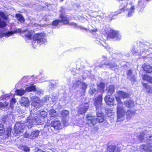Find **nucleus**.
<instances>
[{"label": "nucleus", "instance_id": "f03ea898", "mask_svg": "<svg viewBox=\"0 0 152 152\" xmlns=\"http://www.w3.org/2000/svg\"><path fill=\"white\" fill-rule=\"evenodd\" d=\"M116 100L118 102L117 110V118L118 121H123L124 119L125 112L122 106V102L119 97L115 96Z\"/></svg>", "mask_w": 152, "mask_h": 152}, {"label": "nucleus", "instance_id": "13d9d810", "mask_svg": "<svg viewBox=\"0 0 152 152\" xmlns=\"http://www.w3.org/2000/svg\"><path fill=\"white\" fill-rule=\"evenodd\" d=\"M91 30L92 31L95 32L97 31V29H94Z\"/></svg>", "mask_w": 152, "mask_h": 152}, {"label": "nucleus", "instance_id": "0e129e2a", "mask_svg": "<svg viewBox=\"0 0 152 152\" xmlns=\"http://www.w3.org/2000/svg\"><path fill=\"white\" fill-rule=\"evenodd\" d=\"M51 130H53V129H52V128H51Z\"/></svg>", "mask_w": 152, "mask_h": 152}, {"label": "nucleus", "instance_id": "7ed1b4c3", "mask_svg": "<svg viewBox=\"0 0 152 152\" xmlns=\"http://www.w3.org/2000/svg\"><path fill=\"white\" fill-rule=\"evenodd\" d=\"M102 95H100L97 99H95L94 104L95 106L97 111V116L98 117H103V114L101 112H99L100 110L102 109Z\"/></svg>", "mask_w": 152, "mask_h": 152}, {"label": "nucleus", "instance_id": "774afa93", "mask_svg": "<svg viewBox=\"0 0 152 152\" xmlns=\"http://www.w3.org/2000/svg\"><path fill=\"white\" fill-rule=\"evenodd\" d=\"M100 43L101 44H102V43H101V42H100Z\"/></svg>", "mask_w": 152, "mask_h": 152}, {"label": "nucleus", "instance_id": "5701e85b", "mask_svg": "<svg viewBox=\"0 0 152 152\" xmlns=\"http://www.w3.org/2000/svg\"><path fill=\"white\" fill-rule=\"evenodd\" d=\"M106 90L107 92V95H112L115 91V88L113 85H111L107 87Z\"/></svg>", "mask_w": 152, "mask_h": 152}, {"label": "nucleus", "instance_id": "1a4fd4ad", "mask_svg": "<svg viewBox=\"0 0 152 152\" xmlns=\"http://www.w3.org/2000/svg\"><path fill=\"white\" fill-rule=\"evenodd\" d=\"M69 112L67 110H64L61 112L62 121L64 125L65 126L68 125V121L69 119L68 116Z\"/></svg>", "mask_w": 152, "mask_h": 152}, {"label": "nucleus", "instance_id": "603ef678", "mask_svg": "<svg viewBox=\"0 0 152 152\" xmlns=\"http://www.w3.org/2000/svg\"><path fill=\"white\" fill-rule=\"evenodd\" d=\"M60 11L61 12L62 14H63L64 13V9L63 7H61L60 9Z\"/></svg>", "mask_w": 152, "mask_h": 152}, {"label": "nucleus", "instance_id": "09e8293b", "mask_svg": "<svg viewBox=\"0 0 152 152\" xmlns=\"http://www.w3.org/2000/svg\"><path fill=\"white\" fill-rule=\"evenodd\" d=\"M49 97L48 96H46L44 97L43 101L47 102V101L49 100Z\"/></svg>", "mask_w": 152, "mask_h": 152}, {"label": "nucleus", "instance_id": "b1692460", "mask_svg": "<svg viewBox=\"0 0 152 152\" xmlns=\"http://www.w3.org/2000/svg\"><path fill=\"white\" fill-rule=\"evenodd\" d=\"M39 133V131L38 130L33 132L30 135L29 138L31 139H35L38 136Z\"/></svg>", "mask_w": 152, "mask_h": 152}, {"label": "nucleus", "instance_id": "864d4df0", "mask_svg": "<svg viewBox=\"0 0 152 152\" xmlns=\"http://www.w3.org/2000/svg\"><path fill=\"white\" fill-rule=\"evenodd\" d=\"M131 52H132L133 54H134L136 53V51H134V48H133L131 50Z\"/></svg>", "mask_w": 152, "mask_h": 152}, {"label": "nucleus", "instance_id": "f257e3e1", "mask_svg": "<svg viewBox=\"0 0 152 152\" xmlns=\"http://www.w3.org/2000/svg\"><path fill=\"white\" fill-rule=\"evenodd\" d=\"M34 114L30 113V115L27 118L25 124L29 129L31 128L34 125L40 124L42 123L44 118L47 115V113L44 111H37Z\"/></svg>", "mask_w": 152, "mask_h": 152}, {"label": "nucleus", "instance_id": "c9c22d12", "mask_svg": "<svg viewBox=\"0 0 152 152\" xmlns=\"http://www.w3.org/2000/svg\"><path fill=\"white\" fill-rule=\"evenodd\" d=\"M16 17L17 19L21 22H24V18L21 15L17 14L16 15Z\"/></svg>", "mask_w": 152, "mask_h": 152}, {"label": "nucleus", "instance_id": "e433bc0d", "mask_svg": "<svg viewBox=\"0 0 152 152\" xmlns=\"http://www.w3.org/2000/svg\"><path fill=\"white\" fill-rule=\"evenodd\" d=\"M35 90V86L32 85L27 87L25 89V91L28 92H30L32 91H34Z\"/></svg>", "mask_w": 152, "mask_h": 152}, {"label": "nucleus", "instance_id": "f3484780", "mask_svg": "<svg viewBox=\"0 0 152 152\" xmlns=\"http://www.w3.org/2000/svg\"><path fill=\"white\" fill-rule=\"evenodd\" d=\"M20 102L21 104L24 106H27L29 105V100L26 97H21L20 100Z\"/></svg>", "mask_w": 152, "mask_h": 152}, {"label": "nucleus", "instance_id": "412c9836", "mask_svg": "<svg viewBox=\"0 0 152 152\" xmlns=\"http://www.w3.org/2000/svg\"><path fill=\"white\" fill-rule=\"evenodd\" d=\"M144 70L148 73H150L152 72V67L148 65L145 64H144L142 66Z\"/></svg>", "mask_w": 152, "mask_h": 152}, {"label": "nucleus", "instance_id": "a19ab883", "mask_svg": "<svg viewBox=\"0 0 152 152\" xmlns=\"http://www.w3.org/2000/svg\"><path fill=\"white\" fill-rule=\"evenodd\" d=\"M126 115L127 116V119H128L129 118H130L132 116L133 114L131 111H128L126 113Z\"/></svg>", "mask_w": 152, "mask_h": 152}, {"label": "nucleus", "instance_id": "2f4dec72", "mask_svg": "<svg viewBox=\"0 0 152 152\" xmlns=\"http://www.w3.org/2000/svg\"><path fill=\"white\" fill-rule=\"evenodd\" d=\"M24 32L27 33L25 34L26 37L28 38V39H30L33 36V34L34 33V31H31V32H28L27 31H24Z\"/></svg>", "mask_w": 152, "mask_h": 152}, {"label": "nucleus", "instance_id": "6ab92c4d", "mask_svg": "<svg viewBox=\"0 0 152 152\" xmlns=\"http://www.w3.org/2000/svg\"><path fill=\"white\" fill-rule=\"evenodd\" d=\"M121 10L125 12L126 9L128 7L129 4H127L126 0H121L120 2Z\"/></svg>", "mask_w": 152, "mask_h": 152}, {"label": "nucleus", "instance_id": "69168bd1", "mask_svg": "<svg viewBox=\"0 0 152 152\" xmlns=\"http://www.w3.org/2000/svg\"><path fill=\"white\" fill-rule=\"evenodd\" d=\"M61 0V1H63V0Z\"/></svg>", "mask_w": 152, "mask_h": 152}, {"label": "nucleus", "instance_id": "5fc2aeb1", "mask_svg": "<svg viewBox=\"0 0 152 152\" xmlns=\"http://www.w3.org/2000/svg\"><path fill=\"white\" fill-rule=\"evenodd\" d=\"M53 99H52V101L53 102V103L55 104V101H56V97H53Z\"/></svg>", "mask_w": 152, "mask_h": 152}, {"label": "nucleus", "instance_id": "0eeeda50", "mask_svg": "<svg viewBox=\"0 0 152 152\" xmlns=\"http://www.w3.org/2000/svg\"><path fill=\"white\" fill-rule=\"evenodd\" d=\"M100 68H111L112 69L114 70L117 68L118 66L113 61H106L103 63H101L99 65Z\"/></svg>", "mask_w": 152, "mask_h": 152}, {"label": "nucleus", "instance_id": "a18cd8bd", "mask_svg": "<svg viewBox=\"0 0 152 152\" xmlns=\"http://www.w3.org/2000/svg\"><path fill=\"white\" fill-rule=\"evenodd\" d=\"M60 22H61L60 20H56L53 21V25L56 26Z\"/></svg>", "mask_w": 152, "mask_h": 152}, {"label": "nucleus", "instance_id": "4c0bfd02", "mask_svg": "<svg viewBox=\"0 0 152 152\" xmlns=\"http://www.w3.org/2000/svg\"><path fill=\"white\" fill-rule=\"evenodd\" d=\"M5 132V129L3 125L0 124V136H2L4 134Z\"/></svg>", "mask_w": 152, "mask_h": 152}, {"label": "nucleus", "instance_id": "423d86ee", "mask_svg": "<svg viewBox=\"0 0 152 152\" xmlns=\"http://www.w3.org/2000/svg\"><path fill=\"white\" fill-rule=\"evenodd\" d=\"M87 124H91L93 125L96 124L97 122L102 123L103 122L104 119L103 117H98L96 118L94 116H92L91 114H88L87 115Z\"/></svg>", "mask_w": 152, "mask_h": 152}, {"label": "nucleus", "instance_id": "4468645a", "mask_svg": "<svg viewBox=\"0 0 152 152\" xmlns=\"http://www.w3.org/2000/svg\"><path fill=\"white\" fill-rule=\"evenodd\" d=\"M50 126L51 128L55 130H58L61 128V122L58 121L52 122L50 124Z\"/></svg>", "mask_w": 152, "mask_h": 152}, {"label": "nucleus", "instance_id": "9d476101", "mask_svg": "<svg viewBox=\"0 0 152 152\" xmlns=\"http://www.w3.org/2000/svg\"><path fill=\"white\" fill-rule=\"evenodd\" d=\"M135 7L132 3H130L128 6V7L126 9L125 12H127V17H130L132 16L134 12Z\"/></svg>", "mask_w": 152, "mask_h": 152}, {"label": "nucleus", "instance_id": "f8f14e48", "mask_svg": "<svg viewBox=\"0 0 152 152\" xmlns=\"http://www.w3.org/2000/svg\"><path fill=\"white\" fill-rule=\"evenodd\" d=\"M88 104L87 103L81 104L78 108V113L81 114L85 113L88 109Z\"/></svg>", "mask_w": 152, "mask_h": 152}, {"label": "nucleus", "instance_id": "6e6552de", "mask_svg": "<svg viewBox=\"0 0 152 152\" xmlns=\"http://www.w3.org/2000/svg\"><path fill=\"white\" fill-rule=\"evenodd\" d=\"M15 133L16 135L22 134L25 130L24 124L23 123L18 122L16 123L14 127Z\"/></svg>", "mask_w": 152, "mask_h": 152}, {"label": "nucleus", "instance_id": "cd10ccee", "mask_svg": "<svg viewBox=\"0 0 152 152\" xmlns=\"http://www.w3.org/2000/svg\"><path fill=\"white\" fill-rule=\"evenodd\" d=\"M142 78L143 80L152 83V77L148 75H142Z\"/></svg>", "mask_w": 152, "mask_h": 152}, {"label": "nucleus", "instance_id": "de8ad7c7", "mask_svg": "<svg viewBox=\"0 0 152 152\" xmlns=\"http://www.w3.org/2000/svg\"><path fill=\"white\" fill-rule=\"evenodd\" d=\"M25 134H24L23 135V137H25L26 138H29V136L30 135L29 134H28L26 133V131H25Z\"/></svg>", "mask_w": 152, "mask_h": 152}, {"label": "nucleus", "instance_id": "dca6fc26", "mask_svg": "<svg viewBox=\"0 0 152 152\" xmlns=\"http://www.w3.org/2000/svg\"><path fill=\"white\" fill-rule=\"evenodd\" d=\"M104 100L106 104L108 105H113L114 104V99L110 95H107L104 98Z\"/></svg>", "mask_w": 152, "mask_h": 152}, {"label": "nucleus", "instance_id": "680f3d73", "mask_svg": "<svg viewBox=\"0 0 152 152\" xmlns=\"http://www.w3.org/2000/svg\"><path fill=\"white\" fill-rule=\"evenodd\" d=\"M140 2H141L140 0H139V2H138L139 4H140Z\"/></svg>", "mask_w": 152, "mask_h": 152}, {"label": "nucleus", "instance_id": "3c124183", "mask_svg": "<svg viewBox=\"0 0 152 152\" xmlns=\"http://www.w3.org/2000/svg\"><path fill=\"white\" fill-rule=\"evenodd\" d=\"M44 152V151H42L41 149L38 148H36L35 149V152Z\"/></svg>", "mask_w": 152, "mask_h": 152}, {"label": "nucleus", "instance_id": "39448f33", "mask_svg": "<svg viewBox=\"0 0 152 152\" xmlns=\"http://www.w3.org/2000/svg\"><path fill=\"white\" fill-rule=\"evenodd\" d=\"M147 129L141 133L138 136L139 140L142 142H147L149 139L152 137V134Z\"/></svg>", "mask_w": 152, "mask_h": 152}, {"label": "nucleus", "instance_id": "ea45409f", "mask_svg": "<svg viewBox=\"0 0 152 152\" xmlns=\"http://www.w3.org/2000/svg\"><path fill=\"white\" fill-rule=\"evenodd\" d=\"M106 112L107 114V115L108 117H110L112 116L114 113L112 112V110L110 109H107L106 110Z\"/></svg>", "mask_w": 152, "mask_h": 152}, {"label": "nucleus", "instance_id": "473e14b6", "mask_svg": "<svg viewBox=\"0 0 152 152\" xmlns=\"http://www.w3.org/2000/svg\"><path fill=\"white\" fill-rule=\"evenodd\" d=\"M49 114L51 117H54L57 115V113L56 111L53 109H51L49 111Z\"/></svg>", "mask_w": 152, "mask_h": 152}, {"label": "nucleus", "instance_id": "393cba45", "mask_svg": "<svg viewBox=\"0 0 152 152\" xmlns=\"http://www.w3.org/2000/svg\"><path fill=\"white\" fill-rule=\"evenodd\" d=\"M60 18L61 19V20H60L61 22V21L64 24H66L69 23V20L66 15L61 14Z\"/></svg>", "mask_w": 152, "mask_h": 152}, {"label": "nucleus", "instance_id": "338daca9", "mask_svg": "<svg viewBox=\"0 0 152 152\" xmlns=\"http://www.w3.org/2000/svg\"><path fill=\"white\" fill-rule=\"evenodd\" d=\"M121 13V12H119V13H118V14H120V13Z\"/></svg>", "mask_w": 152, "mask_h": 152}, {"label": "nucleus", "instance_id": "aec40b11", "mask_svg": "<svg viewBox=\"0 0 152 152\" xmlns=\"http://www.w3.org/2000/svg\"><path fill=\"white\" fill-rule=\"evenodd\" d=\"M107 150H109L110 152H120V149L118 147L114 145H111L107 148Z\"/></svg>", "mask_w": 152, "mask_h": 152}, {"label": "nucleus", "instance_id": "6e6d98bb", "mask_svg": "<svg viewBox=\"0 0 152 152\" xmlns=\"http://www.w3.org/2000/svg\"><path fill=\"white\" fill-rule=\"evenodd\" d=\"M7 117L6 116H4V117H3V118H2V120L4 121L5 122L6 120V119H7Z\"/></svg>", "mask_w": 152, "mask_h": 152}, {"label": "nucleus", "instance_id": "72a5a7b5", "mask_svg": "<svg viewBox=\"0 0 152 152\" xmlns=\"http://www.w3.org/2000/svg\"><path fill=\"white\" fill-rule=\"evenodd\" d=\"M19 148L21 150L23 151L26 152H28L30 151V148L25 145H21L19 147Z\"/></svg>", "mask_w": 152, "mask_h": 152}, {"label": "nucleus", "instance_id": "c03bdc74", "mask_svg": "<svg viewBox=\"0 0 152 152\" xmlns=\"http://www.w3.org/2000/svg\"><path fill=\"white\" fill-rule=\"evenodd\" d=\"M34 91H35V94L38 95H40L42 94V91L40 90H36L35 89Z\"/></svg>", "mask_w": 152, "mask_h": 152}, {"label": "nucleus", "instance_id": "8fccbe9b", "mask_svg": "<svg viewBox=\"0 0 152 152\" xmlns=\"http://www.w3.org/2000/svg\"><path fill=\"white\" fill-rule=\"evenodd\" d=\"M5 107V106L4 104L1 102H0V109H2Z\"/></svg>", "mask_w": 152, "mask_h": 152}, {"label": "nucleus", "instance_id": "052dcab7", "mask_svg": "<svg viewBox=\"0 0 152 152\" xmlns=\"http://www.w3.org/2000/svg\"><path fill=\"white\" fill-rule=\"evenodd\" d=\"M106 57L105 56H103V58H104V59H106Z\"/></svg>", "mask_w": 152, "mask_h": 152}, {"label": "nucleus", "instance_id": "4d7b16f0", "mask_svg": "<svg viewBox=\"0 0 152 152\" xmlns=\"http://www.w3.org/2000/svg\"><path fill=\"white\" fill-rule=\"evenodd\" d=\"M72 25H73V26H75V27L77 28V27L78 26L75 23H72Z\"/></svg>", "mask_w": 152, "mask_h": 152}, {"label": "nucleus", "instance_id": "a878e982", "mask_svg": "<svg viewBox=\"0 0 152 152\" xmlns=\"http://www.w3.org/2000/svg\"><path fill=\"white\" fill-rule=\"evenodd\" d=\"M80 84V86L81 87V88L82 91L80 92V94L81 95H83L85 94V93L86 89L87 88V85L86 84L81 82Z\"/></svg>", "mask_w": 152, "mask_h": 152}, {"label": "nucleus", "instance_id": "bb28decb", "mask_svg": "<svg viewBox=\"0 0 152 152\" xmlns=\"http://www.w3.org/2000/svg\"><path fill=\"white\" fill-rule=\"evenodd\" d=\"M127 74L128 78L132 81H135V78L134 76L132 74V71L131 70H128L127 72Z\"/></svg>", "mask_w": 152, "mask_h": 152}, {"label": "nucleus", "instance_id": "58836bf2", "mask_svg": "<svg viewBox=\"0 0 152 152\" xmlns=\"http://www.w3.org/2000/svg\"><path fill=\"white\" fill-rule=\"evenodd\" d=\"M142 85L146 89L148 93H152V90L151 89H150L149 90H148V89L150 88V86H148L146 83H142Z\"/></svg>", "mask_w": 152, "mask_h": 152}, {"label": "nucleus", "instance_id": "20e7f679", "mask_svg": "<svg viewBox=\"0 0 152 152\" xmlns=\"http://www.w3.org/2000/svg\"><path fill=\"white\" fill-rule=\"evenodd\" d=\"M33 39L34 42H32V45L33 46L35 45V43L41 45L46 41L45 34L42 33L35 34L33 37Z\"/></svg>", "mask_w": 152, "mask_h": 152}, {"label": "nucleus", "instance_id": "ddd939ff", "mask_svg": "<svg viewBox=\"0 0 152 152\" xmlns=\"http://www.w3.org/2000/svg\"><path fill=\"white\" fill-rule=\"evenodd\" d=\"M140 148L142 150L143 152H152V146L150 144L141 145L140 146Z\"/></svg>", "mask_w": 152, "mask_h": 152}, {"label": "nucleus", "instance_id": "f704fd0d", "mask_svg": "<svg viewBox=\"0 0 152 152\" xmlns=\"http://www.w3.org/2000/svg\"><path fill=\"white\" fill-rule=\"evenodd\" d=\"M26 91L23 89H20L17 90L16 91V93L18 95L21 96L23 95L25 93Z\"/></svg>", "mask_w": 152, "mask_h": 152}, {"label": "nucleus", "instance_id": "9b49d317", "mask_svg": "<svg viewBox=\"0 0 152 152\" xmlns=\"http://www.w3.org/2000/svg\"><path fill=\"white\" fill-rule=\"evenodd\" d=\"M31 100L32 101L31 105L35 108H39L41 106V102L38 97L33 96L31 97Z\"/></svg>", "mask_w": 152, "mask_h": 152}, {"label": "nucleus", "instance_id": "a211bd4d", "mask_svg": "<svg viewBox=\"0 0 152 152\" xmlns=\"http://www.w3.org/2000/svg\"><path fill=\"white\" fill-rule=\"evenodd\" d=\"M24 31H22L20 29H18L15 30L14 31H8V32L4 33L3 35L4 36L8 37L15 33H19L20 32H24Z\"/></svg>", "mask_w": 152, "mask_h": 152}, {"label": "nucleus", "instance_id": "7c9ffc66", "mask_svg": "<svg viewBox=\"0 0 152 152\" xmlns=\"http://www.w3.org/2000/svg\"><path fill=\"white\" fill-rule=\"evenodd\" d=\"M81 82L79 79H76L72 83V87L74 88H76L79 85H80Z\"/></svg>", "mask_w": 152, "mask_h": 152}, {"label": "nucleus", "instance_id": "bf43d9fd", "mask_svg": "<svg viewBox=\"0 0 152 152\" xmlns=\"http://www.w3.org/2000/svg\"><path fill=\"white\" fill-rule=\"evenodd\" d=\"M11 132L10 130H9L8 131V133L7 134V135L9 136V135L10 134Z\"/></svg>", "mask_w": 152, "mask_h": 152}, {"label": "nucleus", "instance_id": "37998d69", "mask_svg": "<svg viewBox=\"0 0 152 152\" xmlns=\"http://www.w3.org/2000/svg\"><path fill=\"white\" fill-rule=\"evenodd\" d=\"M0 16L1 17L4 19H7V17L5 14L3 12H0Z\"/></svg>", "mask_w": 152, "mask_h": 152}, {"label": "nucleus", "instance_id": "49530a36", "mask_svg": "<svg viewBox=\"0 0 152 152\" xmlns=\"http://www.w3.org/2000/svg\"><path fill=\"white\" fill-rule=\"evenodd\" d=\"M16 102L15 99L14 98H12L10 101V104L11 105L13 104H14Z\"/></svg>", "mask_w": 152, "mask_h": 152}, {"label": "nucleus", "instance_id": "c85d7f7f", "mask_svg": "<svg viewBox=\"0 0 152 152\" xmlns=\"http://www.w3.org/2000/svg\"><path fill=\"white\" fill-rule=\"evenodd\" d=\"M124 104L125 105L126 107L128 108L132 107L134 106L133 102L131 100L125 101L124 102Z\"/></svg>", "mask_w": 152, "mask_h": 152}, {"label": "nucleus", "instance_id": "e2e57ef3", "mask_svg": "<svg viewBox=\"0 0 152 152\" xmlns=\"http://www.w3.org/2000/svg\"><path fill=\"white\" fill-rule=\"evenodd\" d=\"M129 56V55H128V56Z\"/></svg>", "mask_w": 152, "mask_h": 152}, {"label": "nucleus", "instance_id": "c756f323", "mask_svg": "<svg viewBox=\"0 0 152 152\" xmlns=\"http://www.w3.org/2000/svg\"><path fill=\"white\" fill-rule=\"evenodd\" d=\"M97 86L98 90L99 91L101 92L104 91L105 85L103 83H100L99 84L97 85Z\"/></svg>", "mask_w": 152, "mask_h": 152}, {"label": "nucleus", "instance_id": "4be33fe9", "mask_svg": "<svg viewBox=\"0 0 152 152\" xmlns=\"http://www.w3.org/2000/svg\"><path fill=\"white\" fill-rule=\"evenodd\" d=\"M117 93L120 97L124 99L128 98L130 96L128 93L122 91H119Z\"/></svg>", "mask_w": 152, "mask_h": 152}, {"label": "nucleus", "instance_id": "2eb2a0df", "mask_svg": "<svg viewBox=\"0 0 152 152\" xmlns=\"http://www.w3.org/2000/svg\"><path fill=\"white\" fill-rule=\"evenodd\" d=\"M109 36L112 38H116L118 40H119L121 38L120 35L117 31L113 30L110 31Z\"/></svg>", "mask_w": 152, "mask_h": 152}, {"label": "nucleus", "instance_id": "79ce46f5", "mask_svg": "<svg viewBox=\"0 0 152 152\" xmlns=\"http://www.w3.org/2000/svg\"><path fill=\"white\" fill-rule=\"evenodd\" d=\"M96 91V90L95 89L93 88H91L89 91V94H93Z\"/></svg>", "mask_w": 152, "mask_h": 152}]
</instances>
